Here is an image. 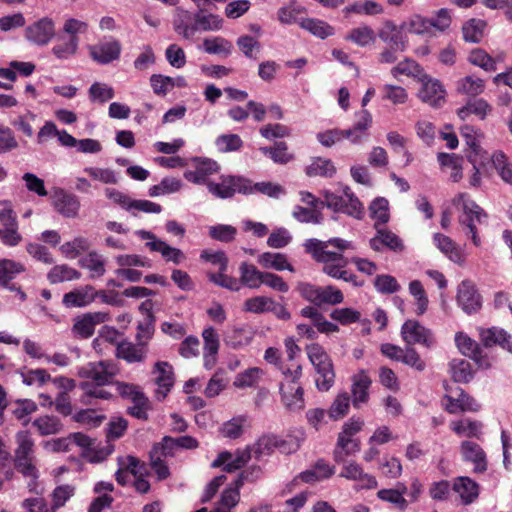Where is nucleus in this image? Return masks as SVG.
I'll list each match as a JSON object with an SVG mask.
<instances>
[{
	"label": "nucleus",
	"mask_w": 512,
	"mask_h": 512,
	"mask_svg": "<svg viewBox=\"0 0 512 512\" xmlns=\"http://www.w3.org/2000/svg\"><path fill=\"white\" fill-rule=\"evenodd\" d=\"M304 247L315 261L323 264V268L347 266L349 261L343 252L355 249L353 242L342 238H331L327 241L311 238L306 240Z\"/></svg>",
	"instance_id": "obj_1"
},
{
	"label": "nucleus",
	"mask_w": 512,
	"mask_h": 512,
	"mask_svg": "<svg viewBox=\"0 0 512 512\" xmlns=\"http://www.w3.org/2000/svg\"><path fill=\"white\" fill-rule=\"evenodd\" d=\"M17 447L14 452L16 469L26 478H30L28 487L30 491L36 490L38 470L34 465V441L28 431H19L15 435Z\"/></svg>",
	"instance_id": "obj_2"
},
{
	"label": "nucleus",
	"mask_w": 512,
	"mask_h": 512,
	"mask_svg": "<svg viewBox=\"0 0 512 512\" xmlns=\"http://www.w3.org/2000/svg\"><path fill=\"white\" fill-rule=\"evenodd\" d=\"M305 350L316 373L317 389L322 392L329 391L335 382V370L331 357L318 343L307 345Z\"/></svg>",
	"instance_id": "obj_3"
},
{
	"label": "nucleus",
	"mask_w": 512,
	"mask_h": 512,
	"mask_svg": "<svg viewBox=\"0 0 512 512\" xmlns=\"http://www.w3.org/2000/svg\"><path fill=\"white\" fill-rule=\"evenodd\" d=\"M453 203L462 209V214L459 216L460 225L467 229V234H471L474 245L479 246L481 240L478 236L476 224L482 223L483 219L487 217L486 213L467 193L458 194L453 199Z\"/></svg>",
	"instance_id": "obj_4"
},
{
	"label": "nucleus",
	"mask_w": 512,
	"mask_h": 512,
	"mask_svg": "<svg viewBox=\"0 0 512 512\" xmlns=\"http://www.w3.org/2000/svg\"><path fill=\"white\" fill-rule=\"evenodd\" d=\"M249 446L253 453V458L261 460L263 457L272 455L275 450H279L285 454L293 453L299 449L300 442L292 437L282 439L273 434H266L262 435L253 445Z\"/></svg>",
	"instance_id": "obj_5"
},
{
	"label": "nucleus",
	"mask_w": 512,
	"mask_h": 512,
	"mask_svg": "<svg viewBox=\"0 0 512 512\" xmlns=\"http://www.w3.org/2000/svg\"><path fill=\"white\" fill-rule=\"evenodd\" d=\"M323 196V203L326 204L327 208L335 212H343L355 219L363 218L364 207L348 186L344 187L343 196H338L329 191H325Z\"/></svg>",
	"instance_id": "obj_6"
},
{
	"label": "nucleus",
	"mask_w": 512,
	"mask_h": 512,
	"mask_svg": "<svg viewBox=\"0 0 512 512\" xmlns=\"http://www.w3.org/2000/svg\"><path fill=\"white\" fill-rule=\"evenodd\" d=\"M119 373L118 365L111 360L89 362L78 370L81 378L93 381L97 386L112 383V379Z\"/></svg>",
	"instance_id": "obj_7"
},
{
	"label": "nucleus",
	"mask_w": 512,
	"mask_h": 512,
	"mask_svg": "<svg viewBox=\"0 0 512 512\" xmlns=\"http://www.w3.org/2000/svg\"><path fill=\"white\" fill-rule=\"evenodd\" d=\"M249 183L246 179L235 176H221L219 182L207 183L208 191L215 197L226 199L231 198L236 192L246 193Z\"/></svg>",
	"instance_id": "obj_8"
},
{
	"label": "nucleus",
	"mask_w": 512,
	"mask_h": 512,
	"mask_svg": "<svg viewBox=\"0 0 512 512\" xmlns=\"http://www.w3.org/2000/svg\"><path fill=\"white\" fill-rule=\"evenodd\" d=\"M25 39L37 46H46L55 36V22L43 17L25 28Z\"/></svg>",
	"instance_id": "obj_9"
},
{
	"label": "nucleus",
	"mask_w": 512,
	"mask_h": 512,
	"mask_svg": "<svg viewBox=\"0 0 512 512\" xmlns=\"http://www.w3.org/2000/svg\"><path fill=\"white\" fill-rule=\"evenodd\" d=\"M88 50L93 61L107 65L119 59L122 46L117 39L109 37L89 46Z\"/></svg>",
	"instance_id": "obj_10"
},
{
	"label": "nucleus",
	"mask_w": 512,
	"mask_h": 512,
	"mask_svg": "<svg viewBox=\"0 0 512 512\" xmlns=\"http://www.w3.org/2000/svg\"><path fill=\"white\" fill-rule=\"evenodd\" d=\"M421 89L418 92L419 99L431 107H441L445 103L446 91L442 84L423 74L420 76Z\"/></svg>",
	"instance_id": "obj_11"
},
{
	"label": "nucleus",
	"mask_w": 512,
	"mask_h": 512,
	"mask_svg": "<svg viewBox=\"0 0 512 512\" xmlns=\"http://www.w3.org/2000/svg\"><path fill=\"white\" fill-rule=\"evenodd\" d=\"M401 336L408 345L419 344L430 348L434 344L432 333L416 320H407L401 327Z\"/></svg>",
	"instance_id": "obj_12"
},
{
	"label": "nucleus",
	"mask_w": 512,
	"mask_h": 512,
	"mask_svg": "<svg viewBox=\"0 0 512 512\" xmlns=\"http://www.w3.org/2000/svg\"><path fill=\"white\" fill-rule=\"evenodd\" d=\"M195 170H187L184 172V178L194 184H205L211 182L208 180L210 175L216 174L220 166L219 164L209 158L195 157L193 158Z\"/></svg>",
	"instance_id": "obj_13"
},
{
	"label": "nucleus",
	"mask_w": 512,
	"mask_h": 512,
	"mask_svg": "<svg viewBox=\"0 0 512 512\" xmlns=\"http://www.w3.org/2000/svg\"><path fill=\"white\" fill-rule=\"evenodd\" d=\"M154 383L157 385L155 391L158 400H163L174 385L173 367L166 361H158L152 370Z\"/></svg>",
	"instance_id": "obj_14"
},
{
	"label": "nucleus",
	"mask_w": 512,
	"mask_h": 512,
	"mask_svg": "<svg viewBox=\"0 0 512 512\" xmlns=\"http://www.w3.org/2000/svg\"><path fill=\"white\" fill-rule=\"evenodd\" d=\"M457 303L468 314L477 312L481 308L482 298L473 282L464 280L459 284Z\"/></svg>",
	"instance_id": "obj_15"
},
{
	"label": "nucleus",
	"mask_w": 512,
	"mask_h": 512,
	"mask_svg": "<svg viewBox=\"0 0 512 512\" xmlns=\"http://www.w3.org/2000/svg\"><path fill=\"white\" fill-rule=\"evenodd\" d=\"M253 457L250 446L235 452V455L228 451L221 452L218 457L212 462V467H221L226 472H233L244 467L247 462Z\"/></svg>",
	"instance_id": "obj_16"
},
{
	"label": "nucleus",
	"mask_w": 512,
	"mask_h": 512,
	"mask_svg": "<svg viewBox=\"0 0 512 512\" xmlns=\"http://www.w3.org/2000/svg\"><path fill=\"white\" fill-rule=\"evenodd\" d=\"M376 234L370 239V247L374 251H381L384 247L394 252H402L404 250L403 241L392 231L384 226L375 225Z\"/></svg>",
	"instance_id": "obj_17"
},
{
	"label": "nucleus",
	"mask_w": 512,
	"mask_h": 512,
	"mask_svg": "<svg viewBox=\"0 0 512 512\" xmlns=\"http://www.w3.org/2000/svg\"><path fill=\"white\" fill-rule=\"evenodd\" d=\"M53 204L58 213L66 218H75L78 216L80 201L74 194L68 193L63 189H57L54 192Z\"/></svg>",
	"instance_id": "obj_18"
},
{
	"label": "nucleus",
	"mask_w": 512,
	"mask_h": 512,
	"mask_svg": "<svg viewBox=\"0 0 512 512\" xmlns=\"http://www.w3.org/2000/svg\"><path fill=\"white\" fill-rule=\"evenodd\" d=\"M444 400L446 401L445 410L450 414L466 411L477 412L481 407L476 399L465 393L461 388L458 389L457 397L445 395Z\"/></svg>",
	"instance_id": "obj_19"
},
{
	"label": "nucleus",
	"mask_w": 512,
	"mask_h": 512,
	"mask_svg": "<svg viewBox=\"0 0 512 512\" xmlns=\"http://www.w3.org/2000/svg\"><path fill=\"white\" fill-rule=\"evenodd\" d=\"M281 401L289 411H300L305 406L304 390L301 384H280Z\"/></svg>",
	"instance_id": "obj_20"
},
{
	"label": "nucleus",
	"mask_w": 512,
	"mask_h": 512,
	"mask_svg": "<svg viewBox=\"0 0 512 512\" xmlns=\"http://www.w3.org/2000/svg\"><path fill=\"white\" fill-rule=\"evenodd\" d=\"M95 299V288L91 285H85L65 293L62 303L67 308H80L90 305Z\"/></svg>",
	"instance_id": "obj_21"
},
{
	"label": "nucleus",
	"mask_w": 512,
	"mask_h": 512,
	"mask_svg": "<svg viewBox=\"0 0 512 512\" xmlns=\"http://www.w3.org/2000/svg\"><path fill=\"white\" fill-rule=\"evenodd\" d=\"M173 28L175 32L182 38L190 40L198 32L196 25V13L188 10L178 9L173 20Z\"/></svg>",
	"instance_id": "obj_22"
},
{
	"label": "nucleus",
	"mask_w": 512,
	"mask_h": 512,
	"mask_svg": "<svg viewBox=\"0 0 512 512\" xmlns=\"http://www.w3.org/2000/svg\"><path fill=\"white\" fill-rule=\"evenodd\" d=\"M25 271V265L21 262L7 258L0 259V287H5L17 293V288L20 287L15 284H10V282L15 279L17 275Z\"/></svg>",
	"instance_id": "obj_23"
},
{
	"label": "nucleus",
	"mask_w": 512,
	"mask_h": 512,
	"mask_svg": "<svg viewBox=\"0 0 512 512\" xmlns=\"http://www.w3.org/2000/svg\"><path fill=\"white\" fill-rule=\"evenodd\" d=\"M460 450L463 459L474 464L475 472L486 471V454L479 444L473 441L466 440L461 443Z\"/></svg>",
	"instance_id": "obj_24"
},
{
	"label": "nucleus",
	"mask_w": 512,
	"mask_h": 512,
	"mask_svg": "<svg viewBox=\"0 0 512 512\" xmlns=\"http://www.w3.org/2000/svg\"><path fill=\"white\" fill-rule=\"evenodd\" d=\"M480 340L482 344L487 348L499 345L501 348L512 353L511 335L508 334L504 329L497 327L481 329Z\"/></svg>",
	"instance_id": "obj_25"
},
{
	"label": "nucleus",
	"mask_w": 512,
	"mask_h": 512,
	"mask_svg": "<svg viewBox=\"0 0 512 512\" xmlns=\"http://www.w3.org/2000/svg\"><path fill=\"white\" fill-rule=\"evenodd\" d=\"M378 36L394 50L404 51L406 49V39L402 30L390 21L384 23Z\"/></svg>",
	"instance_id": "obj_26"
},
{
	"label": "nucleus",
	"mask_w": 512,
	"mask_h": 512,
	"mask_svg": "<svg viewBox=\"0 0 512 512\" xmlns=\"http://www.w3.org/2000/svg\"><path fill=\"white\" fill-rule=\"evenodd\" d=\"M141 338L142 335L138 333L137 340L140 341V345H135L128 341L119 343L116 348V356L124 359L128 363L142 362L145 358V349Z\"/></svg>",
	"instance_id": "obj_27"
},
{
	"label": "nucleus",
	"mask_w": 512,
	"mask_h": 512,
	"mask_svg": "<svg viewBox=\"0 0 512 512\" xmlns=\"http://www.w3.org/2000/svg\"><path fill=\"white\" fill-rule=\"evenodd\" d=\"M453 490L465 505L471 504L479 495V485L466 476L454 480Z\"/></svg>",
	"instance_id": "obj_28"
},
{
	"label": "nucleus",
	"mask_w": 512,
	"mask_h": 512,
	"mask_svg": "<svg viewBox=\"0 0 512 512\" xmlns=\"http://www.w3.org/2000/svg\"><path fill=\"white\" fill-rule=\"evenodd\" d=\"M407 493V486L398 482L394 489H381L377 492V497L387 503L392 504L400 511H404L408 507V501L404 498Z\"/></svg>",
	"instance_id": "obj_29"
},
{
	"label": "nucleus",
	"mask_w": 512,
	"mask_h": 512,
	"mask_svg": "<svg viewBox=\"0 0 512 512\" xmlns=\"http://www.w3.org/2000/svg\"><path fill=\"white\" fill-rule=\"evenodd\" d=\"M371 385V379L367 374L361 372L353 377L352 384V403L354 407H360L369 399V387Z\"/></svg>",
	"instance_id": "obj_30"
},
{
	"label": "nucleus",
	"mask_w": 512,
	"mask_h": 512,
	"mask_svg": "<svg viewBox=\"0 0 512 512\" xmlns=\"http://www.w3.org/2000/svg\"><path fill=\"white\" fill-rule=\"evenodd\" d=\"M145 246L152 252L160 253L167 262L179 265L185 260V255L180 249L170 246L163 240L146 242Z\"/></svg>",
	"instance_id": "obj_31"
},
{
	"label": "nucleus",
	"mask_w": 512,
	"mask_h": 512,
	"mask_svg": "<svg viewBox=\"0 0 512 512\" xmlns=\"http://www.w3.org/2000/svg\"><path fill=\"white\" fill-rule=\"evenodd\" d=\"M340 476L350 480L361 481L363 483L362 486L368 489L376 488L378 485L376 478L372 475L364 473L361 466L355 462L344 465Z\"/></svg>",
	"instance_id": "obj_32"
},
{
	"label": "nucleus",
	"mask_w": 512,
	"mask_h": 512,
	"mask_svg": "<svg viewBox=\"0 0 512 512\" xmlns=\"http://www.w3.org/2000/svg\"><path fill=\"white\" fill-rule=\"evenodd\" d=\"M79 264L82 268L89 271L90 278L92 279L100 278L106 272L103 256L95 251L89 252L87 255L83 256L79 260Z\"/></svg>",
	"instance_id": "obj_33"
},
{
	"label": "nucleus",
	"mask_w": 512,
	"mask_h": 512,
	"mask_svg": "<svg viewBox=\"0 0 512 512\" xmlns=\"http://www.w3.org/2000/svg\"><path fill=\"white\" fill-rule=\"evenodd\" d=\"M334 474V468L323 459H319L312 469L306 470L299 475V478L306 483L320 481L331 477Z\"/></svg>",
	"instance_id": "obj_34"
},
{
	"label": "nucleus",
	"mask_w": 512,
	"mask_h": 512,
	"mask_svg": "<svg viewBox=\"0 0 512 512\" xmlns=\"http://www.w3.org/2000/svg\"><path fill=\"white\" fill-rule=\"evenodd\" d=\"M202 48L207 54L223 55L228 57L233 51L232 43L220 36L205 38L202 42Z\"/></svg>",
	"instance_id": "obj_35"
},
{
	"label": "nucleus",
	"mask_w": 512,
	"mask_h": 512,
	"mask_svg": "<svg viewBox=\"0 0 512 512\" xmlns=\"http://www.w3.org/2000/svg\"><path fill=\"white\" fill-rule=\"evenodd\" d=\"M429 24L435 28H437L438 30L440 31H444L446 28H448L450 26V23H451V19H450V16L448 14V10L447 9H440L436 18L435 19H432L431 21H425L421 18H418L416 20H413L411 22V26H412V29H413V32L414 33H417V34H421L423 33V28H426V24Z\"/></svg>",
	"instance_id": "obj_36"
},
{
	"label": "nucleus",
	"mask_w": 512,
	"mask_h": 512,
	"mask_svg": "<svg viewBox=\"0 0 512 512\" xmlns=\"http://www.w3.org/2000/svg\"><path fill=\"white\" fill-rule=\"evenodd\" d=\"M306 13V9L295 2H291L286 6L281 7L278 12V20L284 25L298 24L304 20L303 14Z\"/></svg>",
	"instance_id": "obj_37"
},
{
	"label": "nucleus",
	"mask_w": 512,
	"mask_h": 512,
	"mask_svg": "<svg viewBox=\"0 0 512 512\" xmlns=\"http://www.w3.org/2000/svg\"><path fill=\"white\" fill-rule=\"evenodd\" d=\"M450 428L461 437L479 438L482 433V423L476 420L462 419L453 421Z\"/></svg>",
	"instance_id": "obj_38"
},
{
	"label": "nucleus",
	"mask_w": 512,
	"mask_h": 512,
	"mask_svg": "<svg viewBox=\"0 0 512 512\" xmlns=\"http://www.w3.org/2000/svg\"><path fill=\"white\" fill-rule=\"evenodd\" d=\"M260 151L277 164H287L294 159L293 154L288 151L287 143L284 141L276 142L272 147H261Z\"/></svg>",
	"instance_id": "obj_39"
},
{
	"label": "nucleus",
	"mask_w": 512,
	"mask_h": 512,
	"mask_svg": "<svg viewBox=\"0 0 512 512\" xmlns=\"http://www.w3.org/2000/svg\"><path fill=\"white\" fill-rule=\"evenodd\" d=\"M80 277L81 273L67 264L55 265L47 274V279L51 284L78 280Z\"/></svg>",
	"instance_id": "obj_40"
},
{
	"label": "nucleus",
	"mask_w": 512,
	"mask_h": 512,
	"mask_svg": "<svg viewBox=\"0 0 512 512\" xmlns=\"http://www.w3.org/2000/svg\"><path fill=\"white\" fill-rule=\"evenodd\" d=\"M359 449L357 440L347 437L346 434H339L337 447L334 450V459L336 462L342 463L347 456L355 454Z\"/></svg>",
	"instance_id": "obj_41"
},
{
	"label": "nucleus",
	"mask_w": 512,
	"mask_h": 512,
	"mask_svg": "<svg viewBox=\"0 0 512 512\" xmlns=\"http://www.w3.org/2000/svg\"><path fill=\"white\" fill-rule=\"evenodd\" d=\"M455 342L459 351L463 355L479 361L482 355V350L475 340L462 332H458L455 336Z\"/></svg>",
	"instance_id": "obj_42"
},
{
	"label": "nucleus",
	"mask_w": 512,
	"mask_h": 512,
	"mask_svg": "<svg viewBox=\"0 0 512 512\" xmlns=\"http://www.w3.org/2000/svg\"><path fill=\"white\" fill-rule=\"evenodd\" d=\"M433 239L437 248L451 261L455 263H460L462 261V255L455 242L450 237L441 233H436L434 234Z\"/></svg>",
	"instance_id": "obj_43"
},
{
	"label": "nucleus",
	"mask_w": 512,
	"mask_h": 512,
	"mask_svg": "<svg viewBox=\"0 0 512 512\" xmlns=\"http://www.w3.org/2000/svg\"><path fill=\"white\" fill-rule=\"evenodd\" d=\"M300 27L321 39H325L334 34V28L320 19L305 18L300 21Z\"/></svg>",
	"instance_id": "obj_44"
},
{
	"label": "nucleus",
	"mask_w": 512,
	"mask_h": 512,
	"mask_svg": "<svg viewBox=\"0 0 512 512\" xmlns=\"http://www.w3.org/2000/svg\"><path fill=\"white\" fill-rule=\"evenodd\" d=\"M491 161L500 178L505 183L512 185V162L508 160L506 154L500 150L495 151L491 156Z\"/></svg>",
	"instance_id": "obj_45"
},
{
	"label": "nucleus",
	"mask_w": 512,
	"mask_h": 512,
	"mask_svg": "<svg viewBox=\"0 0 512 512\" xmlns=\"http://www.w3.org/2000/svg\"><path fill=\"white\" fill-rule=\"evenodd\" d=\"M258 262L262 267L267 269L271 268L277 271H293V268L288 263L286 256L281 253L265 252L259 256Z\"/></svg>",
	"instance_id": "obj_46"
},
{
	"label": "nucleus",
	"mask_w": 512,
	"mask_h": 512,
	"mask_svg": "<svg viewBox=\"0 0 512 512\" xmlns=\"http://www.w3.org/2000/svg\"><path fill=\"white\" fill-rule=\"evenodd\" d=\"M239 270L240 280L245 286L257 289L262 285L264 272L259 271L254 265L244 262Z\"/></svg>",
	"instance_id": "obj_47"
},
{
	"label": "nucleus",
	"mask_w": 512,
	"mask_h": 512,
	"mask_svg": "<svg viewBox=\"0 0 512 512\" xmlns=\"http://www.w3.org/2000/svg\"><path fill=\"white\" fill-rule=\"evenodd\" d=\"M90 241L82 236L75 237L73 240L65 242L60 246L61 253L68 259H75L81 253L89 250Z\"/></svg>",
	"instance_id": "obj_48"
},
{
	"label": "nucleus",
	"mask_w": 512,
	"mask_h": 512,
	"mask_svg": "<svg viewBox=\"0 0 512 512\" xmlns=\"http://www.w3.org/2000/svg\"><path fill=\"white\" fill-rule=\"evenodd\" d=\"M33 426L37 428L42 436L53 435L59 433L63 425L59 418L50 415H44L33 421Z\"/></svg>",
	"instance_id": "obj_49"
},
{
	"label": "nucleus",
	"mask_w": 512,
	"mask_h": 512,
	"mask_svg": "<svg viewBox=\"0 0 512 512\" xmlns=\"http://www.w3.org/2000/svg\"><path fill=\"white\" fill-rule=\"evenodd\" d=\"M370 215L375 220V225L384 226L390 218L388 200L379 197L372 201L369 206Z\"/></svg>",
	"instance_id": "obj_50"
},
{
	"label": "nucleus",
	"mask_w": 512,
	"mask_h": 512,
	"mask_svg": "<svg viewBox=\"0 0 512 512\" xmlns=\"http://www.w3.org/2000/svg\"><path fill=\"white\" fill-rule=\"evenodd\" d=\"M336 168L332 161L325 158H315L310 165L306 167V174L310 177H332Z\"/></svg>",
	"instance_id": "obj_51"
},
{
	"label": "nucleus",
	"mask_w": 512,
	"mask_h": 512,
	"mask_svg": "<svg viewBox=\"0 0 512 512\" xmlns=\"http://www.w3.org/2000/svg\"><path fill=\"white\" fill-rule=\"evenodd\" d=\"M253 334L245 328H233L227 333L225 343L233 349L243 348L251 343Z\"/></svg>",
	"instance_id": "obj_52"
},
{
	"label": "nucleus",
	"mask_w": 512,
	"mask_h": 512,
	"mask_svg": "<svg viewBox=\"0 0 512 512\" xmlns=\"http://www.w3.org/2000/svg\"><path fill=\"white\" fill-rule=\"evenodd\" d=\"M196 25L198 31H219L223 27V19L212 13L196 12Z\"/></svg>",
	"instance_id": "obj_53"
},
{
	"label": "nucleus",
	"mask_w": 512,
	"mask_h": 512,
	"mask_svg": "<svg viewBox=\"0 0 512 512\" xmlns=\"http://www.w3.org/2000/svg\"><path fill=\"white\" fill-rule=\"evenodd\" d=\"M485 89V82L479 77L465 76L457 83V91L469 96H477Z\"/></svg>",
	"instance_id": "obj_54"
},
{
	"label": "nucleus",
	"mask_w": 512,
	"mask_h": 512,
	"mask_svg": "<svg viewBox=\"0 0 512 512\" xmlns=\"http://www.w3.org/2000/svg\"><path fill=\"white\" fill-rule=\"evenodd\" d=\"M75 494V487L70 484L58 485L51 493L52 512L63 507L66 502Z\"/></svg>",
	"instance_id": "obj_55"
},
{
	"label": "nucleus",
	"mask_w": 512,
	"mask_h": 512,
	"mask_svg": "<svg viewBox=\"0 0 512 512\" xmlns=\"http://www.w3.org/2000/svg\"><path fill=\"white\" fill-rule=\"evenodd\" d=\"M486 27V22L481 19H471L462 28L463 38L467 42L478 43Z\"/></svg>",
	"instance_id": "obj_56"
},
{
	"label": "nucleus",
	"mask_w": 512,
	"mask_h": 512,
	"mask_svg": "<svg viewBox=\"0 0 512 512\" xmlns=\"http://www.w3.org/2000/svg\"><path fill=\"white\" fill-rule=\"evenodd\" d=\"M345 39L364 47L375 41V33L372 28L364 25L352 29Z\"/></svg>",
	"instance_id": "obj_57"
},
{
	"label": "nucleus",
	"mask_w": 512,
	"mask_h": 512,
	"mask_svg": "<svg viewBox=\"0 0 512 512\" xmlns=\"http://www.w3.org/2000/svg\"><path fill=\"white\" fill-rule=\"evenodd\" d=\"M469 62L485 71H495L496 59L491 57L486 51L480 48L473 49L469 54Z\"/></svg>",
	"instance_id": "obj_58"
},
{
	"label": "nucleus",
	"mask_w": 512,
	"mask_h": 512,
	"mask_svg": "<svg viewBox=\"0 0 512 512\" xmlns=\"http://www.w3.org/2000/svg\"><path fill=\"white\" fill-rule=\"evenodd\" d=\"M450 369L452 377L456 382H469L472 377L471 365L468 361L463 359H453L450 362Z\"/></svg>",
	"instance_id": "obj_59"
},
{
	"label": "nucleus",
	"mask_w": 512,
	"mask_h": 512,
	"mask_svg": "<svg viewBox=\"0 0 512 512\" xmlns=\"http://www.w3.org/2000/svg\"><path fill=\"white\" fill-rule=\"evenodd\" d=\"M208 234L214 240L230 243L235 239L237 229L232 225L217 224L209 227Z\"/></svg>",
	"instance_id": "obj_60"
},
{
	"label": "nucleus",
	"mask_w": 512,
	"mask_h": 512,
	"mask_svg": "<svg viewBox=\"0 0 512 512\" xmlns=\"http://www.w3.org/2000/svg\"><path fill=\"white\" fill-rule=\"evenodd\" d=\"M343 300V293L334 286H319L318 298L316 302L317 306H321L323 304L336 305L342 303Z\"/></svg>",
	"instance_id": "obj_61"
},
{
	"label": "nucleus",
	"mask_w": 512,
	"mask_h": 512,
	"mask_svg": "<svg viewBox=\"0 0 512 512\" xmlns=\"http://www.w3.org/2000/svg\"><path fill=\"white\" fill-rule=\"evenodd\" d=\"M320 208H305L302 206H295L293 209V217L301 223L320 224L323 216L319 211Z\"/></svg>",
	"instance_id": "obj_62"
},
{
	"label": "nucleus",
	"mask_w": 512,
	"mask_h": 512,
	"mask_svg": "<svg viewBox=\"0 0 512 512\" xmlns=\"http://www.w3.org/2000/svg\"><path fill=\"white\" fill-rule=\"evenodd\" d=\"M83 171L93 180L103 184H116L118 182L117 173L109 168L86 167Z\"/></svg>",
	"instance_id": "obj_63"
},
{
	"label": "nucleus",
	"mask_w": 512,
	"mask_h": 512,
	"mask_svg": "<svg viewBox=\"0 0 512 512\" xmlns=\"http://www.w3.org/2000/svg\"><path fill=\"white\" fill-rule=\"evenodd\" d=\"M79 46V38H68L67 41L53 46V55L60 60L71 58L77 53Z\"/></svg>",
	"instance_id": "obj_64"
}]
</instances>
